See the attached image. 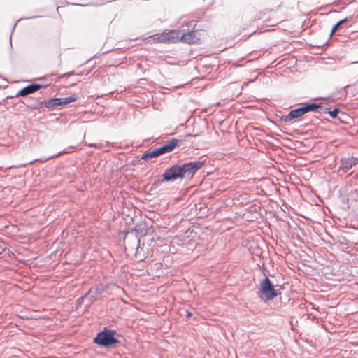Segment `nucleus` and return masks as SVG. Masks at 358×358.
<instances>
[{
    "label": "nucleus",
    "mask_w": 358,
    "mask_h": 358,
    "mask_svg": "<svg viewBox=\"0 0 358 358\" xmlns=\"http://www.w3.org/2000/svg\"><path fill=\"white\" fill-rule=\"evenodd\" d=\"M148 43H172L181 41V31L172 30L162 34H156L147 38Z\"/></svg>",
    "instance_id": "f257e3e1"
},
{
    "label": "nucleus",
    "mask_w": 358,
    "mask_h": 358,
    "mask_svg": "<svg viewBox=\"0 0 358 358\" xmlns=\"http://www.w3.org/2000/svg\"><path fill=\"white\" fill-rule=\"evenodd\" d=\"M178 142V141L177 139L172 138L163 146L155 148L152 151H149L143 154L141 159L143 160H148L151 158L157 157L162 154L170 152L176 148Z\"/></svg>",
    "instance_id": "f03ea898"
},
{
    "label": "nucleus",
    "mask_w": 358,
    "mask_h": 358,
    "mask_svg": "<svg viewBox=\"0 0 358 358\" xmlns=\"http://www.w3.org/2000/svg\"><path fill=\"white\" fill-rule=\"evenodd\" d=\"M258 295L264 301H270L277 296V292L268 278L261 280Z\"/></svg>",
    "instance_id": "7ed1b4c3"
},
{
    "label": "nucleus",
    "mask_w": 358,
    "mask_h": 358,
    "mask_svg": "<svg viewBox=\"0 0 358 358\" xmlns=\"http://www.w3.org/2000/svg\"><path fill=\"white\" fill-rule=\"evenodd\" d=\"M320 107V105L310 103L299 108L292 110L285 117V121L287 122H291L293 119L300 117L308 112L315 111Z\"/></svg>",
    "instance_id": "20e7f679"
},
{
    "label": "nucleus",
    "mask_w": 358,
    "mask_h": 358,
    "mask_svg": "<svg viewBox=\"0 0 358 358\" xmlns=\"http://www.w3.org/2000/svg\"><path fill=\"white\" fill-rule=\"evenodd\" d=\"M113 331H103L97 334L94 339V342L99 345L109 347L118 343V341L114 338Z\"/></svg>",
    "instance_id": "39448f33"
},
{
    "label": "nucleus",
    "mask_w": 358,
    "mask_h": 358,
    "mask_svg": "<svg viewBox=\"0 0 358 358\" xmlns=\"http://www.w3.org/2000/svg\"><path fill=\"white\" fill-rule=\"evenodd\" d=\"M203 165L201 162H192L179 166L182 178L192 176Z\"/></svg>",
    "instance_id": "423d86ee"
},
{
    "label": "nucleus",
    "mask_w": 358,
    "mask_h": 358,
    "mask_svg": "<svg viewBox=\"0 0 358 358\" xmlns=\"http://www.w3.org/2000/svg\"><path fill=\"white\" fill-rule=\"evenodd\" d=\"M164 181H173L178 178H182L181 169L179 166L175 165L166 169L162 175Z\"/></svg>",
    "instance_id": "0eeeda50"
},
{
    "label": "nucleus",
    "mask_w": 358,
    "mask_h": 358,
    "mask_svg": "<svg viewBox=\"0 0 358 358\" xmlns=\"http://www.w3.org/2000/svg\"><path fill=\"white\" fill-rule=\"evenodd\" d=\"M199 40V36L197 31H192L185 34L181 33V41L192 44L196 43Z\"/></svg>",
    "instance_id": "6e6552de"
},
{
    "label": "nucleus",
    "mask_w": 358,
    "mask_h": 358,
    "mask_svg": "<svg viewBox=\"0 0 358 358\" xmlns=\"http://www.w3.org/2000/svg\"><path fill=\"white\" fill-rule=\"evenodd\" d=\"M357 164L358 159L356 157H350L344 158L341 160V169L346 172Z\"/></svg>",
    "instance_id": "1a4fd4ad"
},
{
    "label": "nucleus",
    "mask_w": 358,
    "mask_h": 358,
    "mask_svg": "<svg viewBox=\"0 0 358 358\" xmlns=\"http://www.w3.org/2000/svg\"><path fill=\"white\" fill-rule=\"evenodd\" d=\"M41 87L39 84L29 85L18 92L16 96H25L38 90Z\"/></svg>",
    "instance_id": "9d476101"
},
{
    "label": "nucleus",
    "mask_w": 358,
    "mask_h": 358,
    "mask_svg": "<svg viewBox=\"0 0 358 358\" xmlns=\"http://www.w3.org/2000/svg\"><path fill=\"white\" fill-rule=\"evenodd\" d=\"M61 106L60 104V99L59 98H55L49 100L45 103V106L48 108H55L56 106Z\"/></svg>",
    "instance_id": "9b49d317"
},
{
    "label": "nucleus",
    "mask_w": 358,
    "mask_h": 358,
    "mask_svg": "<svg viewBox=\"0 0 358 358\" xmlns=\"http://www.w3.org/2000/svg\"><path fill=\"white\" fill-rule=\"evenodd\" d=\"M61 106L66 105L69 103L76 101V96L73 95L68 97L59 98Z\"/></svg>",
    "instance_id": "f8f14e48"
},
{
    "label": "nucleus",
    "mask_w": 358,
    "mask_h": 358,
    "mask_svg": "<svg viewBox=\"0 0 358 358\" xmlns=\"http://www.w3.org/2000/svg\"><path fill=\"white\" fill-rule=\"evenodd\" d=\"M348 20V18H345L341 21H339L338 22H337L332 28L331 31V33H330V36H332L336 31V30L341 27L342 26L343 24H344L345 22H347Z\"/></svg>",
    "instance_id": "ddd939ff"
},
{
    "label": "nucleus",
    "mask_w": 358,
    "mask_h": 358,
    "mask_svg": "<svg viewBox=\"0 0 358 358\" xmlns=\"http://www.w3.org/2000/svg\"><path fill=\"white\" fill-rule=\"evenodd\" d=\"M101 292V291L99 289H98L97 287H92V289H90L88 293L86 294L85 298L93 297L94 295L99 294Z\"/></svg>",
    "instance_id": "4468645a"
},
{
    "label": "nucleus",
    "mask_w": 358,
    "mask_h": 358,
    "mask_svg": "<svg viewBox=\"0 0 358 358\" xmlns=\"http://www.w3.org/2000/svg\"><path fill=\"white\" fill-rule=\"evenodd\" d=\"M339 112V110L337 109V108H335L334 110H333L332 111H329V113L330 115V116L332 117V118H335L338 113Z\"/></svg>",
    "instance_id": "2eb2a0df"
},
{
    "label": "nucleus",
    "mask_w": 358,
    "mask_h": 358,
    "mask_svg": "<svg viewBox=\"0 0 358 358\" xmlns=\"http://www.w3.org/2000/svg\"><path fill=\"white\" fill-rule=\"evenodd\" d=\"M73 72L67 73L64 74V76H70L71 75H73Z\"/></svg>",
    "instance_id": "dca6fc26"
},
{
    "label": "nucleus",
    "mask_w": 358,
    "mask_h": 358,
    "mask_svg": "<svg viewBox=\"0 0 358 358\" xmlns=\"http://www.w3.org/2000/svg\"><path fill=\"white\" fill-rule=\"evenodd\" d=\"M187 315L188 317H190L192 315L191 313H189V312H187Z\"/></svg>",
    "instance_id": "f3484780"
},
{
    "label": "nucleus",
    "mask_w": 358,
    "mask_h": 358,
    "mask_svg": "<svg viewBox=\"0 0 358 358\" xmlns=\"http://www.w3.org/2000/svg\"><path fill=\"white\" fill-rule=\"evenodd\" d=\"M90 146H96L97 147L96 144H89Z\"/></svg>",
    "instance_id": "a211bd4d"
}]
</instances>
